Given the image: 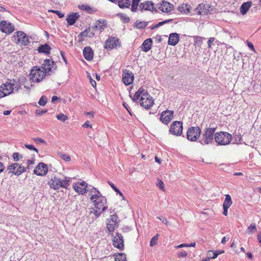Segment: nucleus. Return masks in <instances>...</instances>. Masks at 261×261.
Here are the masks:
<instances>
[{
    "label": "nucleus",
    "mask_w": 261,
    "mask_h": 261,
    "mask_svg": "<svg viewBox=\"0 0 261 261\" xmlns=\"http://www.w3.org/2000/svg\"><path fill=\"white\" fill-rule=\"evenodd\" d=\"M47 74H50L56 70V63L51 59H45L41 67Z\"/></svg>",
    "instance_id": "obj_9"
},
{
    "label": "nucleus",
    "mask_w": 261,
    "mask_h": 261,
    "mask_svg": "<svg viewBox=\"0 0 261 261\" xmlns=\"http://www.w3.org/2000/svg\"><path fill=\"white\" fill-rule=\"evenodd\" d=\"M47 103V98L46 97L42 96L40 98L38 103L41 106H44Z\"/></svg>",
    "instance_id": "obj_45"
},
{
    "label": "nucleus",
    "mask_w": 261,
    "mask_h": 261,
    "mask_svg": "<svg viewBox=\"0 0 261 261\" xmlns=\"http://www.w3.org/2000/svg\"><path fill=\"white\" fill-rule=\"evenodd\" d=\"M173 111L171 110H165L163 111L160 116V121L165 124L167 125L173 118Z\"/></svg>",
    "instance_id": "obj_14"
},
{
    "label": "nucleus",
    "mask_w": 261,
    "mask_h": 261,
    "mask_svg": "<svg viewBox=\"0 0 261 261\" xmlns=\"http://www.w3.org/2000/svg\"><path fill=\"white\" fill-rule=\"evenodd\" d=\"M28 166L26 168L30 169V166L34 164V161L32 160H28L27 161Z\"/></svg>",
    "instance_id": "obj_61"
},
{
    "label": "nucleus",
    "mask_w": 261,
    "mask_h": 261,
    "mask_svg": "<svg viewBox=\"0 0 261 261\" xmlns=\"http://www.w3.org/2000/svg\"><path fill=\"white\" fill-rule=\"evenodd\" d=\"M130 0H118V6L122 9L128 8L130 5Z\"/></svg>",
    "instance_id": "obj_30"
},
{
    "label": "nucleus",
    "mask_w": 261,
    "mask_h": 261,
    "mask_svg": "<svg viewBox=\"0 0 261 261\" xmlns=\"http://www.w3.org/2000/svg\"><path fill=\"white\" fill-rule=\"evenodd\" d=\"M182 123L181 121H175L171 123L169 132L173 135L179 136L182 134Z\"/></svg>",
    "instance_id": "obj_11"
},
{
    "label": "nucleus",
    "mask_w": 261,
    "mask_h": 261,
    "mask_svg": "<svg viewBox=\"0 0 261 261\" xmlns=\"http://www.w3.org/2000/svg\"><path fill=\"white\" fill-rule=\"evenodd\" d=\"M93 28L95 30H99L100 32H101L104 29L103 25H101L97 21L93 27Z\"/></svg>",
    "instance_id": "obj_48"
},
{
    "label": "nucleus",
    "mask_w": 261,
    "mask_h": 261,
    "mask_svg": "<svg viewBox=\"0 0 261 261\" xmlns=\"http://www.w3.org/2000/svg\"><path fill=\"white\" fill-rule=\"evenodd\" d=\"M83 56L88 61L92 60L93 58V52L90 46H86L83 50Z\"/></svg>",
    "instance_id": "obj_25"
},
{
    "label": "nucleus",
    "mask_w": 261,
    "mask_h": 261,
    "mask_svg": "<svg viewBox=\"0 0 261 261\" xmlns=\"http://www.w3.org/2000/svg\"><path fill=\"white\" fill-rule=\"evenodd\" d=\"M134 80V75L132 71L125 69L123 71L122 75V81L123 83L126 85H129L133 83Z\"/></svg>",
    "instance_id": "obj_16"
},
{
    "label": "nucleus",
    "mask_w": 261,
    "mask_h": 261,
    "mask_svg": "<svg viewBox=\"0 0 261 261\" xmlns=\"http://www.w3.org/2000/svg\"><path fill=\"white\" fill-rule=\"evenodd\" d=\"M256 231V226L255 223H252L247 229L246 233H251Z\"/></svg>",
    "instance_id": "obj_39"
},
{
    "label": "nucleus",
    "mask_w": 261,
    "mask_h": 261,
    "mask_svg": "<svg viewBox=\"0 0 261 261\" xmlns=\"http://www.w3.org/2000/svg\"><path fill=\"white\" fill-rule=\"evenodd\" d=\"M179 39V36L177 33H171L169 35L168 43L169 45L175 46L178 43Z\"/></svg>",
    "instance_id": "obj_24"
},
{
    "label": "nucleus",
    "mask_w": 261,
    "mask_h": 261,
    "mask_svg": "<svg viewBox=\"0 0 261 261\" xmlns=\"http://www.w3.org/2000/svg\"><path fill=\"white\" fill-rule=\"evenodd\" d=\"M196 10L198 15H207L211 12L212 9L208 5L201 4L198 6Z\"/></svg>",
    "instance_id": "obj_20"
},
{
    "label": "nucleus",
    "mask_w": 261,
    "mask_h": 261,
    "mask_svg": "<svg viewBox=\"0 0 261 261\" xmlns=\"http://www.w3.org/2000/svg\"><path fill=\"white\" fill-rule=\"evenodd\" d=\"M158 238H159V234H156L151 239V241L150 242V246L153 247L156 244L157 241L158 240Z\"/></svg>",
    "instance_id": "obj_42"
},
{
    "label": "nucleus",
    "mask_w": 261,
    "mask_h": 261,
    "mask_svg": "<svg viewBox=\"0 0 261 261\" xmlns=\"http://www.w3.org/2000/svg\"><path fill=\"white\" fill-rule=\"evenodd\" d=\"M139 98L140 105L146 109H149L154 104L152 97L142 87L140 88L135 93L132 100L136 102Z\"/></svg>",
    "instance_id": "obj_1"
},
{
    "label": "nucleus",
    "mask_w": 261,
    "mask_h": 261,
    "mask_svg": "<svg viewBox=\"0 0 261 261\" xmlns=\"http://www.w3.org/2000/svg\"><path fill=\"white\" fill-rule=\"evenodd\" d=\"M11 84L13 85V87L14 88V90L15 89L17 91H18L21 87L20 83H18L16 81H14L13 83H11Z\"/></svg>",
    "instance_id": "obj_50"
},
{
    "label": "nucleus",
    "mask_w": 261,
    "mask_h": 261,
    "mask_svg": "<svg viewBox=\"0 0 261 261\" xmlns=\"http://www.w3.org/2000/svg\"><path fill=\"white\" fill-rule=\"evenodd\" d=\"M89 80H90V84H91V85L93 87H95L96 86V82L94 80H93L91 77H90Z\"/></svg>",
    "instance_id": "obj_64"
},
{
    "label": "nucleus",
    "mask_w": 261,
    "mask_h": 261,
    "mask_svg": "<svg viewBox=\"0 0 261 261\" xmlns=\"http://www.w3.org/2000/svg\"><path fill=\"white\" fill-rule=\"evenodd\" d=\"M187 255H188L187 252L186 251H184L179 252L177 254V256L178 257H185L187 256Z\"/></svg>",
    "instance_id": "obj_55"
},
{
    "label": "nucleus",
    "mask_w": 261,
    "mask_h": 261,
    "mask_svg": "<svg viewBox=\"0 0 261 261\" xmlns=\"http://www.w3.org/2000/svg\"><path fill=\"white\" fill-rule=\"evenodd\" d=\"M215 128H206L202 135L199 142L203 145H208L213 142Z\"/></svg>",
    "instance_id": "obj_5"
},
{
    "label": "nucleus",
    "mask_w": 261,
    "mask_h": 261,
    "mask_svg": "<svg viewBox=\"0 0 261 261\" xmlns=\"http://www.w3.org/2000/svg\"><path fill=\"white\" fill-rule=\"evenodd\" d=\"M119 45V39L115 37H110L106 41L105 48L112 49Z\"/></svg>",
    "instance_id": "obj_21"
},
{
    "label": "nucleus",
    "mask_w": 261,
    "mask_h": 261,
    "mask_svg": "<svg viewBox=\"0 0 261 261\" xmlns=\"http://www.w3.org/2000/svg\"><path fill=\"white\" fill-rule=\"evenodd\" d=\"M79 37H81V38L80 39V41H81L84 40V38L88 37L87 31H86V29L85 31L81 32Z\"/></svg>",
    "instance_id": "obj_47"
},
{
    "label": "nucleus",
    "mask_w": 261,
    "mask_h": 261,
    "mask_svg": "<svg viewBox=\"0 0 261 261\" xmlns=\"http://www.w3.org/2000/svg\"><path fill=\"white\" fill-rule=\"evenodd\" d=\"M201 133V130L199 127H190L187 132V139L190 141H196L199 138Z\"/></svg>",
    "instance_id": "obj_7"
},
{
    "label": "nucleus",
    "mask_w": 261,
    "mask_h": 261,
    "mask_svg": "<svg viewBox=\"0 0 261 261\" xmlns=\"http://www.w3.org/2000/svg\"><path fill=\"white\" fill-rule=\"evenodd\" d=\"M215 40V38L214 37H211L210 38H209L208 40L207 41V45L208 47L209 48H211L212 47V44Z\"/></svg>",
    "instance_id": "obj_53"
},
{
    "label": "nucleus",
    "mask_w": 261,
    "mask_h": 261,
    "mask_svg": "<svg viewBox=\"0 0 261 261\" xmlns=\"http://www.w3.org/2000/svg\"><path fill=\"white\" fill-rule=\"evenodd\" d=\"M163 24H164L163 21L160 22L158 24H155L154 26L151 27V29L153 30L155 28H159V27H161V25H162Z\"/></svg>",
    "instance_id": "obj_62"
},
{
    "label": "nucleus",
    "mask_w": 261,
    "mask_h": 261,
    "mask_svg": "<svg viewBox=\"0 0 261 261\" xmlns=\"http://www.w3.org/2000/svg\"><path fill=\"white\" fill-rule=\"evenodd\" d=\"M194 39L195 44L200 47L202 44V41L204 39V38L200 36H195L194 37Z\"/></svg>",
    "instance_id": "obj_36"
},
{
    "label": "nucleus",
    "mask_w": 261,
    "mask_h": 261,
    "mask_svg": "<svg viewBox=\"0 0 261 261\" xmlns=\"http://www.w3.org/2000/svg\"><path fill=\"white\" fill-rule=\"evenodd\" d=\"M83 127L85 128H92L91 125L89 124V122L88 121H86L82 125Z\"/></svg>",
    "instance_id": "obj_59"
},
{
    "label": "nucleus",
    "mask_w": 261,
    "mask_h": 261,
    "mask_svg": "<svg viewBox=\"0 0 261 261\" xmlns=\"http://www.w3.org/2000/svg\"><path fill=\"white\" fill-rule=\"evenodd\" d=\"M159 8L163 12L169 13L173 9V6L170 3L164 1Z\"/></svg>",
    "instance_id": "obj_23"
},
{
    "label": "nucleus",
    "mask_w": 261,
    "mask_h": 261,
    "mask_svg": "<svg viewBox=\"0 0 261 261\" xmlns=\"http://www.w3.org/2000/svg\"><path fill=\"white\" fill-rule=\"evenodd\" d=\"M51 50V47L47 44L41 45L37 49V50L40 53H44L45 54H49Z\"/></svg>",
    "instance_id": "obj_28"
},
{
    "label": "nucleus",
    "mask_w": 261,
    "mask_h": 261,
    "mask_svg": "<svg viewBox=\"0 0 261 261\" xmlns=\"http://www.w3.org/2000/svg\"><path fill=\"white\" fill-rule=\"evenodd\" d=\"M157 219L161 220L162 221L163 223H164V224L167 225L168 223V221H167V220L165 218H162V217H156Z\"/></svg>",
    "instance_id": "obj_60"
},
{
    "label": "nucleus",
    "mask_w": 261,
    "mask_h": 261,
    "mask_svg": "<svg viewBox=\"0 0 261 261\" xmlns=\"http://www.w3.org/2000/svg\"><path fill=\"white\" fill-rule=\"evenodd\" d=\"M61 157L65 161H70L71 159L70 156L67 154H61Z\"/></svg>",
    "instance_id": "obj_51"
},
{
    "label": "nucleus",
    "mask_w": 261,
    "mask_h": 261,
    "mask_svg": "<svg viewBox=\"0 0 261 261\" xmlns=\"http://www.w3.org/2000/svg\"><path fill=\"white\" fill-rule=\"evenodd\" d=\"M86 31H87V33L88 35V37L89 38H92L94 36L95 34L93 32V31L91 30L90 28H89L88 29H86Z\"/></svg>",
    "instance_id": "obj_52"
},
{
    "label": "nucleus",
    "mask_w": 261,
    "mask_h": 261,
    "mask_svg": "<svg viewBox=\"0 0 261 261\" xmlns=\"http://www.w3.org/2000/svg\"><path fill=\"white\" fill-rule=\"evenodd\" d=\"M242 139V136L240 133L238 134H236L234 135V142L233 143V144H241V140Z\"/></svg>",
    "instance_id": "obj_40"
},
{
    "label": "nucleus",
    "mask_w": 261,
    "mask_h": 261,
    "mask_svg": "<svg viewBox=\"0 0 261 261\" xmlns=\"http://www.w3.org/2000/svg\"><path fill=\"white\" fill-rule=\"evenodd\" d=\"M148 24V22L136 21L134 24V27L138 29L145 28Z\"/></svg>",
    "instance_id": "obj_32"
},
{
    "label": "nucleus",
    "mask_w": 261,
    "mask_h": 261,
    "mask_svg": "<svg viewBox=\"0 0 261 261\" xmlns=\"http://www.w3.org/2000/svg\"><path fill=\"white\" fill-rule=\"evenodd\" d=\"M214 138L218 145H226L230 143L232 136L228 133L220 132L215 134Z\"/></svg>",
    "instance_id": "obj_4"
},
{
    "label": "nucleus",
    "mask_w": 261,
    "mask_h": 261,
    "mask_svg": "<svg viewBox=\"0 0 261 261\" xmlns=\"http://www.w3.org/2000/svg\"><path fill=\"white\" fill-rule=\"evenodd\" d=\"M250 1L244 3L240 7V12L242 15L245 14L251 6Z\"/></svg>",
    "instance_id": "obj_29"
},
{
    "label": "nucleus",
    "mask_w": 261,
    "mask_h": 261,
    "mask_svg": "<svg viewBox=\"0 0 261 261\" xmlns=\"http://www.w3.org/2000/svg\"><path fill=\"white\" fill-rule=\"evenodd\" d=\"M103 211H101V210H98L97 209H96V210L94 212V215L95 216V217L96 218H98L101 214V213Z\"/></svg>",
    "instance_id": "obj_58"
},
{
    "label": "nucleus",
    "mask_w": 261,
    "mask_h": 261,
    "mask_svg": "<svg viewBox=\"0 0 261 261\" xmlns=\"http://www.w3.org/2000/svg\"><path fill=\"white\" fill-rule=\"evenodd\" d=\"M70 181L71 178L68 177L63 176L61 178L55 176L48 181V184L51 189L57 190L60 188L67 189Z\"/></svg>",
    "instance_id": "obj_3"
},
{
    "label": "nucleus",
    "mask_w": 261,
    "mask_h": 261,
    "mask_svg": "<svg viewBox=\"0 0 261 261\" xmlns=\"http://www.w3.org/2000/svg\"><path fill=\"white\" fill-rule=\"evenodd\" d=\"M46 74L41 67H34L31 71L30 79L34 82L39 83L42 81Z\"/></svg>",
    "instance_id": "obj_6"
},
{
    "label": "nucleus",
    "mask_w": 261,
    "mask_h": 261,
    "mask_svg": "<svg viewBox=\"0 0 261 261\" xmlns=\"http://www.w3.org/2000/svg\"><path fill=\"white\" fill-rule=\"evenodd\" d=\"M79 17L80 15L78 13H72L68 15L66 18L68 24L69 25H73Z\"/></svg>",
    "instance_id": "obj_26"
},
{
    "label": "nucleus",
    "mask_w": 261,
    "mask_h": 261,
    "mask_svg": "<svg viewBox=\"0 0 261 261\" xmlns=\"http://www.w3.org/2000/svg\"><path fill=\"white\" fill-rule=\"evenodd\" d=\"M207 255L210 259H215L217 257L218 254H216L215 251L214 252L213 251L210 250L207 252Z\"/></svg>",
    "instance_id": "obj_44"
},
{
    "label": "nucleus",
    "mask_w": 261,
    "mask_h": 261,
    "mask_svg": "<svg viewBox=\"0 0 261 261\" xmlns=\"http://www.w3.org/2000/svg\"><path fill=\"white\" fill-rule=\"evenodd\" d=\"M57 118L59 120H60L62 122H64L68 119V117L67 115L63 113H61L57 116Z\"/></svg>",
    "instance_id": "obj_43"
},
{
    "label": "nucleus",
    "mask_w": 261,
    "mask_h": 261,
    "mask_svg": "<svg viewBox=\"0 0 261 261\" xmlns=\"http://www.w3.org/2000/svg\"><path fill=\"white\" fill-rule=\"evenodd\" d=\"M91 195L90 200L93 203L96 209L101 210V211H105L107 206L105 205L107 203V199L103 196L100 192L95 188L92 187L90 189H87Z\"/></svg>",
    "instance_id": "obj_2"
},
{
    "label": "nucleus",
    "mask_w": 261,
    "mask_h": 261,
    "mask_svg": "<svg viewBox=\"0 0 261 261\" xmlns=\"http://www.w3.org/2000/svg\"><path fill=\"white\" fill-rule=\"evenodd\" d=\"M114 256L115 261H127L126 255L123 253L115 254Z\"/></svg>",
    "instance_id": "obj_34"
},
{
    "label": "nucleus",
    "mask_w": 261,
    "mask_h": 261,
    "mask_svg": "<svg viewBox=\"0 0 261 261\" xmlns=\"http://www.w3.org/2000/svg\"><path fill=\"white\" fill-rule=\"evenodd\" d=\"M33 140L37 144L42 143V144H44L45 145L46 144V141L44 140H43L42 138H38V137L35 138L33 139Z\"/></svg>",
    "instance_id": "obj_46"
},
{
    "label": "nucleus",
    "mask_w": 261,
    "mask_h": 261,
    "mask_svg": "<svg viewBox=\"0 0 261 261\" xmlns=\"http://www.w3.org/2000/svg\"><path fill=\"white\" fill-rule=\"evenodd\" d=\"M48 167L44 163H39L34 170V173L39 176H43L47 174Z\"/></svg>",
    "instance_id": "obj_17"
},
{
    "label": "nucleus",
    "mask_w": 261,
    "mask_h": 261,
    "mask_svg": "<svg viewBox=\"0 0 261 261\" xmlns=\"http://www.w3.org/2000/svg\"><path fill=\"white\" fill-rule=\"evenodd\" d=\"M152 39L151 38H148L145 40L141 46L142 50L145 52L149 51L151 48Z\"/></svg>",
    "instance_id": "obj_27"
},
{
    "label": "nucleus",
    "mask_w": 261,
    "mask_h": 261,
    "mask_svg": "<svg viewBox=\"0 0 261 261\" xmlns=\"http://www.w3.org/2000/svg\"><path fill=\"white\" fill-rule=\"evenodd\" d=\"M120 220L117 215H111L109 218L107 219V228L109 233H112L115 229L118 227Z\"/></svg>",
    "instance_id": "obj_8"
},
{
    "label": "nucleus",
    "mask_w": 261,
    "mask_h": 261,
    "mask_svg": "<svg viewBox=\"0 0 261 261\" xmlns=\"http://www.w3.org/2000/svg\"><path fill=\"white\" fill-rule=\"evenodd\" d=\"M191 6L187 4H183L178 7V10L181 13L187 14L190 12Z\"/></svg>",
    "instance_id": "obj_31"
},
{
    "label": "nucleus",
    "mask_w": 261,
    "mask_h": 261,
    "mask_svg": "<svg viewBox=\"0 0 261 261\" xmlns=\"http://www.w3.org/2000/svg\"><path fill=\"white\" fill-rule=\"evenodd\" d=\"M14 88L13 85L10 82H6L0 86V96L5 97L13 92Z\"/></svg>",
    "instance_id": "obj_13"
},
{
    "label": "nucleus",
    "mask_w": 261,
    "mask_h": 261,
    "mask_svg": "<svg viewBox=\"0 0 261 261\" xmlns=\"http://www.w3.org/2000/svg\"><path fill=\"white\" fill-rule=\"evenodd\" d=\"M108 184L116 192H120V191L118 190V189L112 182L109 181Z\"/></svg>",
    "instance_id": "obj_54"
},
{
    "label": "nucleus",
    "mask_w": 261,
    "mask_h": 261,
    "mask_svg": "<svg viewBox=\"0 0 261 261\" xmlns=\"http://www.w3.org/2000/svg\"><path fill=\"white\" fill-rule=\"evenodd\" d=\"M140 1V0H133L131 7V11L132 12H135L137 11Z\"/></svg>",
    "instance_id": "obj_37"
},
{
    "label": "nucleus",
    "mask_w": 261,
    "mask_h": 261,
    "mask_svg": "<svg viewBox=\"0 0 261 261\" xmlns=\"http://www.w3.org/2000/svg\"><path fill=\"white\" fill-rule=\"evenodd\" d=\"M87 188V184L84 181L77 182L73 186V188L76 192L82 194L86 192Z\"/></svg>",
    "instance_id": "obj_22"
},
{
    "label": "nucleus",
    "mask_w": 261,
    "mask_h": 261,
    "mask_svg": "<svg viewBox=\"0 0 261 261\" xmlns=\"http://www.w3.org/2000/svg\"><path fill=\"white\" fill-rule=\"evenodd\" d=\"M156 186L162 191H164V183L161 179H158Z\"/></svg>",
    "instance_id": "obj_49"
},
{
    "label": "nucleus",
    "mask_w": 261,
    "mask_h": 261,
    "mask_svg": "<svg viewBox=\"0 0 261 261\" xmlns=\"http://www.w3.org/2000/svg\"><path fill=\"white\" fill-rule=\"evenodd\" d=\"M0 30L6 34H10L14 30V26L11 22L6 20L0 22Z\"/></svg>",
    "instance_id": "obj_15"
},
{
    "label": "nucleus",
    "mask_w": 261,
    "mask_h": 261,
    "mask_svg": "<svg viewBox=\"0 0 261 261\" xmlns=\"http://www.w3.org/2000/svg\"><path fill=\"white\" fill-rule=\"evenodd\" d=\"M247 45L249 48H250L251 50H252L253 51H255L254 46L252 43H251L250 42H248Z\"/></svg>",
    "instance_id": "obj_63"
},
{
    "label": "nucleus",
    "mask_w": 261,
    "mask_h": 261,
    "mask_svg": "<svg viewBox=\"0 0 261 261\" xmlns=\"http://www.w3.org/2000/svg\"><path fill=\"white\" fill-rule=\"evenodd\" d=\"M79 8L83 11H86L89 13H92L93 12V9L89 6L87 5H81L79 6Z\"/></svg>",
    "instance_id": "obj_35"
},
{
    "label": "nucleus",
    "mask_w": 261,
    "mask_h": 261,
    "mask_svg": "<svg viewBox=\"0 0 261 261\" xmlns=\"http://www.w3.org/2000/svg\"><path fill=\"white\" fill-rule=\"evenodd\" d=\"M113 245L114 246L120 250L124 248V241L123 236L121 233L117 232L116 236L113 237Z\"/></svg>",
    "instance_id": "obj_18"
},
{
    "label": "nucleus",
    "mask_w": 261,
    "mask_h": 261,
    "mask_svg": "<svg viewBox=\"0 0 261 261\" xmlns=\"http://www.w3.org/2000/svg\"><path fill=\"white\" fill-rule=\"evenodd\" d=\"M118 15L124 23H128L129 22L130 18L126 15V14L124 13H119Z\"/></svg>",
    "instance_id": "obj_38"
},
{
    "label": "nucleus",
    "mask_w": 261,
    "mask_h": 261,
    "mask_svg": "<svg viewBox=\"0 0 261 261\" xmlns=\"http://www.w3.org/2000/svg\"><path fill=\"white\" fill-rule=\"evenodd\" d=\"M140 9L142 12L143 11H151L157 12L154 6V3L151 1H146L141 3L139 5Z\"/></svg>",
    "instance_id": "obj_19"
},
{
    "label": "nucleus",
    "mask_w": 261,
    "mask_h": 261,
    "mask_svg": "<svg viewBox=\"0 0 261 261\" xmlns=\"http://www.w3.org/2000/svg\"><path fill=\"white\" fill-rule=\"evenodd\" d=\"M9 173H12L15 175L19 176L26 170V168L21 164L17 163H13L9 165L8 167Z\"/></svg>",
    "instance_id": "obj_12"
},
{
    "label": "nucleus",
    "mask_w": 261,
    "mask_h": 261,
    "mask_svg": "<svg viewBox=\"0 0 261 261\" xmlns=\"http://www.w3.org/2000/svg\"><path fill=\"white\" fill-rule=\"evenodd\" d=\"M12 157L15 162H18L23 158L22 155L20 154L18 152H14L12 154Z\"/></svg>",
    "instance_id": "obj_41"
},
{
    "label": "nucleus",
    "mask_w": 261,
    "mask_h": 261,
    "mask_svg": "<svg viewBox=\"0 0 261 261\" xmlns=\"http://www.w3.org/2000/svg\"><path fill=\"white\" fill-rule=\"evenodd\" d=\"M46 112H47V110H44V111H40L39 110H37L36 111V114L37 115H43V114L45 113Z\"/></svg>",
    "instance_id": "obj_56"
},
{
    "label": "nucleus",
    "mask_w": 261,
    "mask_h": 261,
    "mask_svg": "<svg viewBox=\"0 0 261 261\" xmlns=\"http://www.w3.org/2000/svg\"><path fill=\"white\" fill-rule=\"evenodd\" d=\"M13 39L16 43L20 44L21 45L26 46L29 43L28 37L24 32L21 31L15 33L13 36Z\"/></svg>",
    "instance_id": "obj_10"
},
{
    "label": "nucleus",
    "mask_w": 261,
    "mask_h": 261,
    "mask_svg": "<svg viewBox=\"0 0 261 261\" xmlns=\"http://www.w3.org/2000/svg\"><path fill=\"white\" fill-rule=\"evenodd\" d=\"M99 24L101 25H103V27L105 28L107 24V21L105 19L99 20L97 21Z\"/></svg>",
    "instance_id": "obj_57"
},
{
    "label": "nucleus",
    "mask_w": 261,
    "mask_h": 261,
    "mask_svg": "<svg viewBox=\"0 0 261 261\" xmlns=\"http://www.w3.org/2000/svg\"><path fill=\"white\" fill-rule=\"evenodd\" d=\"M232 203L231 198L229 194L225 195V198L223 202V207L229 208Z\"/></svg>",
    "instance_id": "obj_33"
}]
</instances>
